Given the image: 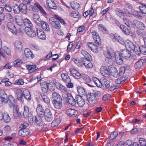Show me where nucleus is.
<instances>
[{
	"instance_id": "nucleus-14",
	"label": "nucleus",
	"mask_w": 146,
	"mask_h": 146,
	"mask_svg": "<svg viewBox=\"0 0 146 146\" xmlns=\"http://www.w3.org/2000/svg\"><path fill=\"white\" fill-rule=\"evenodd\" d=\"M127 48H128L131 51L134 49L135 46L134 45L133 43L129 40H127L125 41L124 43Z\"/></svg>"
},
{
	"instance_id": "nucleus-55",
	"label": "nucleus",
	"mask_w": 146,
	"mask_h": 146,
	"mask_svg": "<svg viewBox=\"0 0 146 146\" xmlns=\"http://www.w3.org/2000/svg\"><path fill=\"white\" fill-rule=\"evenodd\" d=\"M2 50L6 54L9 55L11 54V52L10 49L6 46H4L2 48Z\"/></svg>"
},
{
	"instance_id": "nucleus-49",
	"label": "nucleus",
	"mask_w": 146,
	"mask_h": 146,
	"mask_svg": "<svg viewBox=\"0 0 146 146\" xmlns=\"http://www.w3.org/2000/svg\"><path fill=\"white\" fill-rule=\"evenodd\" d=\"M72 61L77 66H80L82 65V62L79 59L74 58L72 59Z\"/></svg>"
},
{
	"instance_id": "nucleus-29",
	"label": "nucleus",
	"mask_w": 146,
	"mask_h": 146,
	"mask_svg": "<svg viewBox=\"0 0 146 146\" xmlns=\"http://www.w3.org/2000/svg\"><path fill=\"white\" fill-rule=\"evenodd\" d=\"M16 93L17 99L19 100H21L23 97V92L21 89H19L16 91Z\"/></svg>"
},
{
	"instance_id": "nucleus-51",
	"label": "nucleus",
	"mask_w": 146,
	"mask_h": 146,
	"mask_svg": "<svg viewBox=\"0 0 146 146\" xmlns=\"http://www.w3.org/2000/svg\"><path fill=\"white\" fill-rule=\"evenodd\" d=\"M124 23L129 27H131V22L127 18L124 17L123 19Z\"/></svg>"
},
{
	"instance_id": "nucleus-6",
	"label": "nucleus",
	"mask_w": 146,
	"mask_h": 146,
	"mask_svg": "<svg viewBox=\"0 0 146 146\" xmlns=\"http://www.w3.org/2000/svg\"><path fill=\"white\" fill-rule=\"evenodd\" d=\"M23 115L24 117L25 118L33 119L32 114L29 113V108L27 106H25L24 107Z\"/></svg>"
},
{
	"instance_id": "nucleus-32",
	"label": "nucleus",
	"mask_w": 146,
	"mask_h": 146,
	"mask_svg": "<svg viewBox=\"0 0 146 146\" xmlns=\"http://www.w3.org/2000/svg\"><path fill=\"white\" fill-rule=\"evenodd\" d=\"M61 76L62 80L65 82L66 83L70 82V79L67 74L62 73Z\"/></svg>"
},
{
	"instance_id": "nucleus-30",
	"label": "nucleus",
	"mask_w": 146,
	"mask_h": 146,
	"mask_svg": "<svg viewBox=\"0 0 146 146\" xmlns=\"http://www.w3.org/2000/svg\"><path fill=\"white\" fill-rule=\"evenodd\" d=\"M15 46L16 49L20 51L22 49L23 46L22 43L20 41L17 40L15 42Z\"/></svg>"
},
{
	"instance_id": "nucleus-22",
	"label": "nucleus",
	"mask_w": 146,
	"mask_h": 146,
	"mask_svg": "<svg viewBox=\"0 0 146 146\" xmlns=\"http://www.w3.org/2000/svg\"><path fill=\"white\" fill-rule=\"evenodd\" d=\"M77 91L80 96L81 97L82 96H85L86 94V92L85 90L80 86H78L77 88Z\"/></svg>"
},
{
	"instance_id": "nucleus-8",
	"label": "nucleus",
	"mask_w": 146,
	"mask_h": 146,
	"mask_svg": "<svg viewBox=\"0 0 146 146\" xmlns=\"http://www.w3.org/2000/svg\"><path fill=\"white\" fill-rule=\"evenodd\" d=\"M76 99L77 104L79 107H82L85 105V100L81 96L77 95L76 97Z\"/></svg>"
},
{
	"instance_id": "nucleus-47",
	"label": "nucleus",
	"mask_w": 146,
	"mask_h": 146,
	"mask_svg": "<svg viewBox=\"0 0 146 146\" xmlns=\"http://www.w3.org/2000/svg\"><path fill=\"white\" fill-rule=\"evenodd\" d=\"M14 12L17 14L19 13L20 12L19 5L18 6L17 4L13 5L12 6Z\"/></svg>"
},
{
	"instance_id": "nucleus-5",
	"label": "nucleus",
	"mask_w": 146,
	"mask_h": 146,
	"mask_svg": "<svg viewBox=\"0 0 146 146\" xmlns=\"http://www.w3.org/2000/svg\"><path fill=\"white\" fill-rule=\"evenodd\" d=\"M114 56L117 64L119 65H121L123 64V59L118 51H116L115 52Z\"/></svg>"
},
{
	"instance_id": "nucleus-13",
	"label": "nucleus",
	"mask_w": 146,
	"mask_h": 146,
	"mask_svg": "<svg viewBox=\"0 0 146 146\" xmlns=\"http://www.w3.org/2000/svg\"><path fill=\"white\" fill-rule=\"evenodd\" d=\"M133 23L135 27L141 30H143L145 27L144 24L141 21L135 20L134 21Z\"/></svg>"
},
{
	"instance_id": "nucleus-25",
	"label": "nucleus",
	"mask_w": 146,
	"mask_h": 146,
	"mask_svg": "<svg viewBox=\"0 0 146 146\" xmlns=\"http://www.w3.org/2000/svg\"><path fill=\"white\" fill-rule=\"evenodd\" d=\"M110 71L111 75L114 77H117L119 75L117 70L115 67H111Z\"/></svg>"
},
{
	"instance_id": "nucleus-1",
	"label": "nucleus",
	"mask_w": 146,
	"mask_h": 146,
	"mask_svg": "<svg viewBox=\"0 0 146 146\" xmlns=\"http://www.w3.org/2000/svg\"><path fill=\"white\" fill-rule=\"evenodd\" d=\"M100 94V92L98 91L93 93H88L87 95V98L88 102L92 104H95L96 102L97 98Z\"/></svg>"
},
{
	"instance_id": "nucleus-19",
	"label": "nucleus",
	"mask_w": 146,
	"mask_h": 146,
	"mask_svg": "<svg viewBox=\"0 0 146 146\" xmlns=\"http://www.w3.org/2000/svg\"><path fill=\"white\" fill-rule=\"evenodd\" d=\"M30 130L28 129H21L19 131L18 134L22 137H25L29 134Z\"/></svg>"
},
{
	"instance_id": "nucleus-2",
	"label": "nucleus",
	"mask_w": 146,
	"mask_h": 146,
	"mask_svg": "<svg viewBox=\"0 0 146 146\" xmlns=\"http://www.w3.org/2000/svg\"><path fill=\"white\" fill-rule=\"evenodd\" d=\"M8 30L15 35H17L18 31L17 30L14 25L11 22H8L7 25Z\"/></svg>"
},
{
	"instance_id": "nucleus-9",
	"label": "nucleus",
	"mask_w": 146,
	"mask_h": 146,
	"mask_svg": "<svg viewBox=\"0 0 146 146\" xmlns=\"http://www.w3.org/2000/svg\"><path fill=\"white\" fill-rule=\"evenodd\" d=\"M25 31L27 35L31 37H34L36 36V34L35 31L32 29L31 28H29L25 27Z\"/></svg>"
},
{
	"instance_id": "nucleus-38",
	"label": "nucleus",
	"mask_w": 146,
	"mask_h": 146,
	"mask_svg": "<svg viewBox=\"0 0 146 146\" xmlns=\"http://www.w3.org/2000/svg\"><path fill=\"white\" fill-rule=\"evenodd\" d=\"M101 84L106 88H108L110 86V82L106 79H104L101 80Z\"/></svg>"
},
{
	"instance_id": "nucleus-39",
	"label": "nucleus",
	"mask_w": 146,
	"mask_h": 146,
	"mask_svg": "<svg viewBox=\"0 0 146 146\" xmlns=\"http://www.w3.org/2000/svg\"><path fill=\"white\" fill-rule=\"evenodd\" d=\"M91 60V57L83 58L82 57L81 58V60L82 62V64H83L84 65L88 64L89 63H91L90 61Z\"/></svg>"
},
{
	"instance_id": "nucleus-21",
	"label": "nucleus",
	"mask_w": 146,
	"mask_h": 146,
	"mask_svg": "<svg viewBox=\"0 0 146 146\" xmlns=\"http://www.w3.org/2000/svg\"><path fill=\"white\" fill-rule=\"evenodd\" d=\"M29 121L31 123H35L38 126H42L44 124V121L42 119H30Z\"/></svg>"
},
{
	"instance_id": "nucleus-54",
	"label": "nucleus",
	"mask_w": 146,
	"mask_h": 146,
	"mask_svg": "<svg viewBox=\"0 0 146 146\" xmlns=\"http://www.w3.org/2000/svg\"><path fill=\"white\" fill-rule=\"evenodd\" d=\"M82 78L87 83H89L90 82L91 79L87 75L82 74Z\"/></svg>"
},
{
	"instance_id": "nucleus-37",
	"label": "nucleus",
	"mask_w": 146,
	"mask_h": 146,
	"mask_svg": "<svg viewBox=\"0 0 146 146\" xmlns=\"http://www.w3.org/2000/svg\"><path fill=\"white\" fill-rule=\"evenodd\" d=\"M52 96L53 100H62L60 95L57 93L53 92L52 94Z\"/></svg>"
},
{
	"instance_id": "nucleus-62",
	"label": "nucleus",
	"mask_w": 146,
	"mask_h": 146,
	"mask_svg": "<svg viewBox=\"0 0 146 146\" xmlns=\"http://www.w3.org/2000/svg\"><path fill=\"white\" fill-rule=\"evenodd\" d=\"M70 15L71 17L75 18H78L79 17V13L76 11L74 13H71Z\"/></svg>"
},
{
	"instance_id": "nucleus-50",
	"label": "nucleus",
	"mask_w": 146,
	"mask_h": 146,
	"mask_svg": "<svg viewBox=\"0 0 146 146\" xmlns=\"http://www.w3.org/2000/svg\"><path fill=\"white\" fill-rule=\"evenodd\" d=\"M61 121L60 119H55L52 122L51 126L52 127H54L58 126Z\"/></svg>"
},
{
	"instance_id": "nucleus-64",
	"label": "nucleus",
	"mask_w": 146,
	"mask_h": 146,
	"mask_svg": "<svg viewBox=\"0 0 146 146\" xmlns=\"http://www.w3.org/2000/svg\"><path fill=\"white\" fill-rule=\"evenodd\" d=\"M13 115L15 119L20 118V114H19L18 111L17 110H16L15 111H14Z\"/></svg>"
},
{
	"instance_id": "nucleus-34",
	"label": "nucleus",
	"mask_w": 146,
	"mask_h": 146,
	"mask_svg": "<svg viewBox=\"0 0 146 146\" xmlns=\"http://www.w3.org/2000/svg\"><path fill=\"white\" fill-rule=\"evenodd\" d=\"M41 98L46 103H48L50 102V100L47 95L45 93H40Z\"/></svg>"
},
{
	"instance_id": "nucleus-3",
	"label": "nucleus",
	"mask_w": 146,
	"mask_h": 146,
	"mask_svg": "<svg viewBox=\"0 0 146 146\" xmlns=\"http://www.w3.org/2000/svg\"><path fill=\"white\" fill-rule=\"evenodd\" d=\"M56 19L53 17H51L50 18L49 21L52 26L57 29H60L61 26L60 23L58 21H57Z\"/></svg>"
},
{
	"instance_id": "nucleus-11",
	"label": "nucleus",
	"mask_w": 146,
	"mask_h": 146,
	"mask_svg": "<svg viewBox=\"0 0 146 146\" xmlns=\"http://www.w3.org/2000/svg\"><path fill=\"white\" fill-rule=\"evenodd\" d=\"M43 110L44 109L41 105L39 104L37 106L36 111L38 117L42 118L43 117L44 113Z\"/></svg>"
},
{
	"instance_id": "nucleus-52",
	"label": "nucleus",
	"mask_w": 146,
	"mask_h": 146,
	"mask_svg": "<svg viewBox=\"0 0 146 146\" xmlns=\"http://www.w3.org/2000/svg\"><path fill=\"white\" fill-rule=\"evenodd\" d=\"M72 8L74 10H78L80 7V5L77 2H74L71 4Z\"/></svg>"
},
{
	"instance_id": "nucleus-28",
	"label": "nucleus",
	"mask_w": 146,
	"mask_h": 146,
	"mask_svg": "<svg viewBox=\"0 0 146 146\" xmlns=\"http://www.w3.org/2000/svg\"><path fill=\"white\" fill-rule=\"evenodd\" d=\"M133 15L136 18H141L143 15L141 11H134L133 12Z\"/></svg>"
},
{
	"instance_id": "nucleus-31",
	"label": "nucleus",
	"mask_w": 146,
	"mask_h": 146,
	"mask_svg": "<svg viewBox=\"0 0 146 146\" xmlns=\"http://www.w3.org/2000/svg\"><path fill=\"white\" fill-rule=\"evenodd\" d=\"M53 104L54 107L56 108L60 109L62 106V100H53L52 102Z\"/></svg>"
},
{
	"instance_id": "nucleus-7",
	"label": "nucleus",
	"mask_w": 146,
	"mask_h": 146,
	"mask_svg": "<svg viewBox=\"0 0 146 146\" xmlns=\"http://www.w3.org/2000/svg\"><path fill=\"white\" fill-rule=\"evenodd\" d=\"M92 34L95 42L98 44L101 43V39L98 34L95 31H93Z\"/></svg>"
},
{
	"instance_id": "nucleus-17",
	"label": "nucleus",
	"mask_w": 146,
	"mask_h": 146,
	"mask_svg": "<svg viewBox=\"0 0 146 146\" xmlns=\"http://www.w3.org/2000/svg\"><path fill=\"white\" fill-rule=\"evenodd\" d=\"M114 53L113 50L111 48H109L107 50L105 53L106 57L108 59H111L114 56Z\"/></svg>"
},
{
	"instance_id": "nucleus-48",
	"label": "nucleus",
	"mask_w": 146,
	"mask_h": 146,
	"mask_svg": "<svg viewBox=\"0 0 146 146\" xmlns=\"http://www.w3.org/2000/svg\"><path fill=\"white\" fill-rule=\"evenodd\" d=\"M10 118V117L8 113L6 112H5L3 113L0 111V119H8Z\"/></svg>"
},
{
	"instance_id": "nucleus-18",
	"label": "nucleus",
	"mask_w": 146,
	"mask_h": 146,
	"mask_svg": "<svg viewBox=\"0 0 146 146\" xmlns=\"http://www.w3.org/2000/svg\"><path fill=\"white\" fill-rule=\"evenodd\" d=\"M145 60L144 59H141L137 62L135 65V67L136 69H139L145 63Z\"/></svg>"
},
{
	"instance_id": "nucleus-23",
	"label": "nucleus",
	"mask_w": 146,
	"mask_h": 146,
	"mask_svg": "<svg viewBox=\"0 0 146 146\" xmlns=\"http://www.w3.org/2000/svg\"><path fill=\"white\" fill-rule=\"evenodd\" d=\"M20 12L24 14H26L27 13L28 10L27 7L25 5L24 3H21L19 5Z\"/></svg>"
},
{
	"instance_id": "nucleus-36",
	"label": "nucleus",
	"mask_w": 146,
	"mask_h": 146,
	"mask_svg": "<svg viewBox=\"0 0 146 146\" xmlns=\"http://www.w3.org/2000/svg\"><path fill=\"white\" fill-rule=\"evenodd\" d=\"M44 116L45 119L51 118H52V116L50 110L48 109H46L44 113Z\"/></svg>"
},
{
	"instance_id": "nucleus-58",
	"label": "nucleus",
	"mask_w": 146,
	"mask_h": 146,
	"mask_svg": "<svg viewBox=\"0 0 146 146\" xmlns=\"http://www.w3.org/2000/svg\"><path fill=\"white\" fill-rule=\"evenodd\" d=\"M133 50L135 52L136 54L138 55H139L141 53V50L140 47L139 46H135L134 47V49H133Z\"/></svg>"
},
{
	"instance_id": "nucleus-12",
	"label": "nucleus",
	"mask_w": 146,
	"mask_h": 146,
	"mask_svg": "<svg viewBox=\"0 0 146 146\" xmlns=\"http://www.w3.org/2000/svg\"><path fill=\"white\" fill-rule=\"evenodd\" d=\"M66 113L67 115L72 117H74L77 115V111L74 109H68L66 110Z\"/></svg>"
},
{
	"instance_id": "nucleus-53",
	"label": "nucleus",
	"mask_w": 146,
	"mask_h": 146,
	"mask_svg": "<svg viewBox=\"0 0 146 146\" xmlns=\"http://www.w3.org/2000/svg\"><path fill=\"white\" fill-rule=\"evenodd\" d=\"M23 62L21 60H17L13 62V65L15 67L20 66L22 64Z\"/></svg>"
},
{
	"instance_id": "nucleus-15",
	"label": "nucleus",
	"mask_w": 146,
	"mask_h": 146,
	"mask_svg": "<svg viewBox=\"0 0 146 146\" xmlns=\"http://www.w3.org/2000/svg\"><path fill=\"white\" fill-rule=\"evenodd\" d=\"M7 103L10 108H12L15 106V99L12 96H9L8 98V102Z\"/></svg>"
},
{
	"instance_id": "nucleus-41",
	"label": "nucleus",
	"mask_w": 146,
	"mask_h": 146,
	"mask_svg": "<svg viewBox=\"0 0 146 146\" xmlns=\"http://www.w3.org/2000/svg\"><path fill=\"white\" fill-rule=\"evenodd\" d=\"M15 20L18 25L22 26L23 25L24 20H23L21 17L17 16L15 18Z\"/></svg>"
},
{
	"instance_id": "nucleus-10",
	"label": "nucleus",
	"mask_w": 146,
	"mask_h": 146,
	"mask_svg": "<svg viewBox=\"0 0 146 146\" xmlns=\"http://www.w3.org/2000/svg\"><path fill=\"white\" fill-rule=\"evenodd\" d=\"M121 54L122 57L126 59H129L131 56L130 51L127 49H124L122 50L120 52Z\"/></svg>"
},
{
	"instance_id": "nucleus-56",
	"label": "nucleus",
	"mask_w": 146,
	"mask_h": 146,
	"mask_svg": "<svg viewBox=\"0 0 146 146\" xmlns=\"http://www.w3.org/2000/svg\"><path fill=\"white\" fill-rule=\"evenodd\" d=\"M118 133L116 131H114L111 134L110 136V139L111 140L114 139L118 135Z\"/></svg>"
},
{
	"instance_id": "nucleus-61",
	"label": "nucleus",
	"mask_w": 146,
	"mask_h": 146,
	"mask_svg": "<svg viewBox=\"0 0 146 146\" xmlns=\"http://www.w3.org/2000/svg\"><path fill=\"white\" fill-rule=\"evenodd\" d=\"M81 53L83 56L85 57L84 58L91 57L90 54L85 50H82L81 51Z\"/></svg>"
},
{
	"instance_id": "nucleus-20",
	"label": "nucleus",
	"mask_w": 146,
	"mask_h": 146,
	"mask_svg": "<svg viewBox=\"0 0 146 146\" xmlns=\"http://www.w3.org/2000/svg\"><path fill=\"white\" fill-rule=\"evenodd\" d=\"M67 98L68 103L70 105L72 106H74L76 105V101L70 94H67Z\"/></svg>"
},
{
	"instance_id": "nucleus-4",
	"label": "nucleus",
	"mask_w": 146,
	"mask_h": 146,
	"mask_svg": "<svg viewBox=\"0 0 146 146\" xmlns=\"http://www.w3.org/2000/svg\"><path fill=\"white\" fill-rule=\"evenodd\" d=\"M100 71L102 75L106 77H109L110 76V73L107 68L105 66L101 67Z\"/></svg>"
},
{
	"instance_id": "nucleus-16",
	"label": "nucleus",
	"mask_w": 146,
	"mask_h": 146,
	"mask_svg": "<svg viewBox=\"0 0 146 146\" xmlns=\"http://www.w3.org/2000/svg\"><path fill=\"white\" fill-rule=\"evenodd\" d=\"M24 53L26 57L29 59H33L35 56L30 50L29 48H26L24 50Z\"/></svg>"
},
{
	"instance_id": "nucleus-59",
	"label": "nucleus",
	"mask_w": 146,
	"mask_h": 146,
	"mask_svg": "<svg viewBox=\"0 0 146 146\" xmlns=\"http://www.w3.org/2000/svg\"><path fill=\"white\" fill-rule=\"evenodd\" d=\"M139 141L141 146H146V141L144 139L140 138L139 139Z\"/></svg>"
},
{
	"instance_id": "nucleus-43",
	"label": "nucleus",
	"mask_w": 146,
	"mask_h": 146,
	"mask_svg": "<svg viewBox=\"0 0 146 146\" xmlns=\"http://www.w3.org/2000/svg\"><path fill=\"white\" fill-rule=\"evenodd\" d=\"M119 27L125 34L127 35H129V31L126 27L123 25H120L119 26Z\"/></svg>"
},
{
	"instance_id": "nucleus-42",
	"label": "nucleus",
	"mask_w": 146,
	"mask_h": 146,
	"mask_svg": "<svg viewBox=\"0 0 146 146\" xmlns=\"http://www.w3.org/2000/svg\"><path fill=\"white\" fill-rule=\"evenodd\" d=\"M128 78L127 77H121L117 79L116 80L115 82L116 83L119 84L123 83Z\"/></svg>"
},
{
	"instance_id": "nucleus-57",
	"label": "nucleus",
	"mask_w": 146,
	"mask_h": 146,
	"mask_svg": "<svg viewBox=\"0 0 146 146\" xmlns=\"http://www.w3.org/2000/svg\"><path fill=\"white\" fill-rule=\"evenodd\" d=\"M115 11L116 14L120 17L123 15V12L122 11L119 9L117 8L116 9Z\"/></svg>"
},
{
	"instance_id": "nucleus-40",
	"label": "nucleus",
	"mask_w": 146,
	"mask_h": 146,
	"mask_svg": "<svg viewBox=\"0 0 146 146\" xmlns=\"http://www.w3.org/2000/svg\"><path fill=\"white\" fill-rule=\"evenodd\" d=\"M26 66L30 72H33L38 69L35 65H29Z\"/></svg>"
},
{
	"instance_id": "nucleus-26",
	"label": "nucleus",
	"mask_w": 146,
	"mask_h": 146,
	"mask_svg": "<svg viewBox=\"0 0 146 146\" xmlns=\"http://www.w3.org/2000/svg\"><path fill=\"white\" fill-rule=\"evenodd\" d=\"M40 25H41L43 29L45 31L47 32L50 31V29L49 25L46 22H45L44 21H42Z\"/></svg>"
},
{
	"instance_id": "nucleus-35",
	"label": "nucleus",
	"mask_w": 146,
	"mask_h": 146,
	"mask_svg": "<svg viewBox=\"0 0 146 146\" xmlns=\"http://www.w3.org/2000/svg\"><path fill=\"white\" fill-rule=\"evenodd\" d=\"M23 95L24 98L27 100H31V94L30 92L28 90H25L23 91Z\"/></svg>"
},
{
	"instance_id": "nucleus-33",
	"label": "nucleus",
	"mask_w": 146,
	"mask_h": 146,
	"mask_svg": "<svg viewBox=\"0 0 146 146\" xmlns=\"http://www.w3.org/2000/svg\"><path fill=\"white\" fill-rule=\"evenodd\" d=\"M23 22V25L26 27L32 28L33 25L29 20L26 18L24 20Z\"/></svg>"
},
{
	"instance_id": "nucleus-46",
	"label": "nucleus",
	"mask_w": 146,
	"mask_h": 146,
	"mask_svg": "<svg viewBox=\"0 0 146 146\" xmlns=\"http://www.w3.org/2000/svg\"><path fill=\"white\" fill-rule=\"evenodd\" d=\"M0 96L1 98L4 99L5 102L8 101V97L7 95L5 94V91L3 90H0Z\"/></svg>"
},
{
	"instance_id": "nucleus-45",
	"label": "nucleus",
	"mask_w": 146,
	"mask_h": 146,
	"mask_svg": "<svg viewBox=\"0 0 146 146\" xmlns=\"http://www.w3.org/2000/svg\"><path fill=\"white\" fill-rule=\"evenodd\" d=\"M139 9L141 11L143 14H146V4L144 3L141 4V5L139 7Z\"/></svg>"
},
{
	"instance_id": "nucleus-44",
	"label": "nucleus",
	"mask_w": 146,
	"mask_h": 146,
	"mask_svg": "<svg viewBox=\"0 0 146 146\" xmlns=\"http://www.w3.org/2000/svg\"><path fill=\"white\" fill-rule=\"evenodd\" d=\"M113 37L114 38L113 39H115V40L122 44H124V42L123 40L120 36L114 34L113 35Z\"/></svg>"
},
{
	"instance_id": "nucleus-24",
	"label": "nucleus",
	"mask_w": 146,
	"mask_h": 146,
	"mask_svg": "<svg viewBox=\"0 0 146 146\" xmlns=\"http://www.w3.org/2000/svg\"><path fill=\"white\" fill-rule=\"evenodd\" d=\"M46 3L50 8L53 9H56L57 7L56 6L55 3L52 0H46Z\"/></svg>"
},
{
	"instance_id": "nucleus-27",
	"label": "nucleus",
	"mask_w": 146,
	"mask_h": 146,
	"mask_svg": "<svg viewBox=\"0 0 146 146\" xmlns=\"http://www.w3.org/2000/svg\"><path fill=\"white\" fill-rule=\"evenodd\" d=\"M33 19L36 23L39 25L41 23V20L38 14H34L33 15Z\"/></svg>"
},
{
	"instance_id": "nucleus-60",
	"label": "nucleus",
	"mask_w": 146,
	"mask_h": 146,
	"mask_svg": "<svg viewBox=\"0 0 146 146\" xmlns=\"http://www.w3.org/2000/svg\"><path fill=\"white\" fill-rule=\"evenodd\" d=\"M58 88L63 92H66L67 90L66 88L62 84L59 85Z\"/></svg>"
},
{
	"instance_id": "nucleus-63",
	"label": "nucleus",
	"mask_w": 146,
	"mask_h": 146,
	"mask_svg": "<svg viewBox=\"0 0 146 146\" xmlns=\"http://www.w3.org/2000/svg\"><path fill=\"white\" fill-rule=\"evenodd\" d=\"M42 90L45 93L47 92L48 90V85L47 84H44L41 86Z\"/></svg>"
}]
</instances>
